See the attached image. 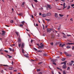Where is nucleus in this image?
Listing matches in <instances>:
<instances>
[{
    "instance_id": "5",
    "label": "nucleus",
    "mask_w": 74,
    "mask_h": 74,
    "mask_svg": "<svg viewBox=\"0 0 74 74\" xmlns=\"http://www.w3.org/2000/svg\"><path fill=\"white\" fill-rule=\"evenodd\" d=\"M72 44L74 45V43H66L67 45H72Z\"/></svg>"
},
{
    "instance_id": "45",
    "label": "nucleus",
    "mask_w": 74,
    "mask_h": 74,
    "mask_svg": "<svg viewBox=\"0 0 74 74\" xmlns=\"http://www.w3.org/2000/svg\"><path fill=\"white\" fill-rule=\"evenodd\" d=\"M25 57H26V58H29V56H28L27 55H25Z\"/></svg>"
},
{
    "instance_id": "12",
    "label": "nucleus",
    "mask_w": 74,
    "mask_h": 74,
    "mask_svg": "<svg viewBox=\"0 0 74 74\" xmlns=\"http://www.w3.org/2000/svg\"><path fill=\"white\" fill-rule=\"evenodd\" d=\"M25 2H23L22 3V4L21 5V6L23 7H24V6H25Z\"/></svg>"
},
{
    "instance_id": "24",
    "label": "nucleus",
    "mask_w": 74,
    "mask_h": 74,
    "mask_svg": "<svg viewBox=\"0 0 74 74\" xmlns=\"http://www.w3.org/2000/svg\"><path fill=\"white\" fill-rule=\"evenodd\" d=\"M66 56H71V55H69L67 54V55H66Z\"/></svg>"
},
{
    "instance_id": "14",
    "label": "nucleus",
    "mask_w": 74,
    "mask_h": 74,
    "mask_svg": "<svg viewBox=\"0 0 74 74\" xmlns=\"http://www.w3.org/2000/svg\"><path fill=\"white\" fill-rule=\"evenodd\" d=\"M15 33L16 34L17 36H19V33L18 32L16 31Z\"/></svg>"
},
{
    "instance_id": "25",
    "label": "nucleus",
    "mask_w": 74,
    "mask_h": 74,
    "mask_svg": "<svg viewBox=\"0 0 74 74\" xmlns=\"http://www.w3.org/2000/svg\"><path fill=\"white\" fill-rule=\"evenodd\" d=\"M65 60H66V58H63L62 59V61H65Z\"/></svg>"
},
{
    "instance_id": "36",
    "label": "nucleus",
    "mask_w": 74,
    "mask_h": 74,
    "mask_svg": "<svg viewBox=\"0 0 74 74\" xmlns=\"http://www.w3.org/2000/svg\"><path fill=\"white\" fill-rule=\"evenodd\" d=\"M9 49L10 50V51H12V48H9Z\"/></svg>"
},
{
    "instance_id": "30",
    "label": "nucleus",
    "mask_w": 74,
    "mask_h": 74,
    "mask_svg": "<svg viewBox=\"0 0 74 74\" xmlns=\"http://www.w3.org/2000/svg\"><path fill=\"white\" fill-rule=\"evenodd\" d=\"M63 74H66V72L65 71H63Z\"/></svg>"
},
{
    "instance_id": "18",
    "label": "nucleus",
    "mask_w": 74,
    "mask_h": 74,
    "mask_svg": "<svg viewBox=\"0 0 74 74\" xmlns=\"http://www.w3.org/2000/svg\"><path fill=\"white\" fill-rule=\"evenodd\" d=\"M71 7L70 5H68L67 7V10H69L70 8Z\"/></svg>"
},
{
    "instance_id": "57",
    "label": "nucleus",
    "mask_w": 74,
    "mask_h": 74,
    "mask_svg": "<svg viewBox=\"0 0 74 74\" xmlns=\"http://www.w3.org/2000/svg\"><path fill=\"white\" fill-rule=\"evenodd\" d=\"M70 20L71 21H73V19L72 18H71L70 19Z\"/></svg>"
},
{
    "instance_id": "2",
    "label": "nucleus",
    "mask_w": 74,
    "mask_h": 74,
    "mask_svg": "<svg viewBox=\"0 0 74 74\" xmlns=\"http://www.w3.org/2000/svg\"><path fill=\"white\" fill-rule=\"evenodd\" d=\"M65 45H66L65 44H63L62 45V44H60L59 45V46L60 47H64V46H65Z\"/></svg>"
},
{
    "instance_id": "11",
    "label": "nucleus",
    "mask_w": 74,
    "mask_h": 74,
    "mask_svg": "<svg viewBox=\"0 0 74 74\" xmlns=\"http://www.w3.org/2000/svg\"><path fill=\"white\" fill-rule=\"evenodd\" d=\"M14 69V68L12 67H9V69L10 70H12V69Z\"/></svg>"
},
{
    "instance_id": "21",
    "label": "nucleus",
    "mask_w": 74,
    "mask_h": 74,
    "mask_svg": "<svg viewBox=\"0 0 74 74\" xmlns=\"http://www.w3.org/2000/svg\"><path fill=\"white\" fill-rule=\"evenodd\" d=\"M66 63H67V61H65L64 62V65H66Z\"/></svg>"
},
{
    "instance_id": "8",
    "label": "nucleus",
    "mask_w": 74,
    "mask_h": 74,
    "mask_svg": "<svg viewBox=\"0 0 74 74\" xmlns=\"http://www.w3.org/2000/svg\"><path fill=\"white\" fill-rule=\"evenodd\" d=\"M21 38H18V42L19 43L20 42H21Z\"/></svg>"
},
{
    "instance_id": "35",
    "label": "nucleus",
    "mask_w": 74,
    "mask_h": 74,
    "mask_svg": "<svg viewBox=\"0 0 74 74\" xmlns=\"http://www.w3.org/2000/svg\"><path fill=\"white\" fill-rule=\"evenodd\" d=\"M65 5H66V3H64L63 5V7H65Z\"/></svg>"
},
{
    "instance_id": "58",
    "label": "nucleus",
    "mask_w": 74,
    "mask_h": 74,
    "mask_svg": "<svg viewBox=\"0 0 74 74\" xmlns=\"http://www.w3.org/2000/svg\"><path fill=\"white\" fill-rule=\"evenodd\" d=\"M3 50L2 49H1L0 50V51H1V52H2V51H3Z\"/></svg>"
},
{
    "instance_id": "13",
    "label": "nucleus",
    "mask_w": 74,
    "mask_h": 74,
    "mask_svg": "<svg viewBox=\"0 0 74 74\" xmlns=\"http://www.w3.org/2000/svg\"><path fill=\"white\" fill-rule=\"evenodd\" d=\"M23 13H20V14H17V15H19V16H22L23 15Z\"/></svg>"
},
{
    "instance_id": "28",
    "label": "nucleus",
    "mask_w": 74,
    "mask_h": 74,
    "mask_svg": "<svg viewBox=\"0 0 74 74\" xmlns=\"http://www.w3.org/2000/svg\"><path fill=\"white\" fill-rule=\"evenodd\" d=\"M7 56H9L8 58H12V56H10L8 55H7Z\"/></svg>"
},
{
    "instance_id": "10",
    "label": "nucleus",
    "mask_w": 74,
    "mask_h": 74,
    "mask_svg": "<svg viewBox=\"0 0 74 74\" xmlns=\"http://www.w3.org/2000/svg\"><path fill=\"white\" fill-rule=\"evenodd\" d=\"M46 15H47V16H50V15H51V13H47V14Z\"/></svg>"
},
{
    "instance_id": "53",
    "label": "nucleus",
    "mask_w": 74,
    "mask_h": 74,
    "mask_svg": "<svg viewBox=\"0 0 74 74\" xmlns=\"http://www.w3.org/2000/svg\"><path fill=\"white\" fill-rule=\"evenodd\" d=\"M51 73L52 74H53L54 73H53V71H51Z\"/></svg>"
},
{
    "instance_id": "16",
    "label": "nucleus",
    "mask_w": 74,
    "mask_h": 74,
    "mask_svg": "<svg viewBox=\"0 0 74 74\" xmlns=\"http://www.w3.org/2000/svg\"><path fill=\"white\" fill-rule=\"evenodd\" d=\"M51 61H52L53 62H54V63H55V62H56V60L54 59H52Z\"/></svg>"
},
{
    "instance_id": "29",
    "label": "nucleus",
    "mask_w": 74,
    "mask_h": 74,
    "mask_svg": "<svg viewBox=\"0 0 74 74\" xmlns=\"http://www.w3.org/2000/svg\"><path fill=\"white\" fill-rule=\"evenodd\" d=\"M69 66H71V65H72V63L71 62H69Z\"/></svg>"
},
{
    "instance_id": "19",
    "label": "nucleus",
    "mask_w": 74,
    "mask_h": 74,
    "mask_svg": "<svg viewBox=\"0 0 74 74\" xmlns=\"http://www.w3.org/2000/svg\"><path fill=\"white\" fill-rule=\"evenodd\" d=\"M38 52H40V53H41L42 52V51L40 50H38L37 51Z\"/></svg>"
},
{
    "instance_id": "55",
    "label": "nucleus",
    "mask_w": 74,
    "mask_h": 74,
    "mask_svg": "<svg viewBox=\"0 0 74 74\" xmlns=\"http://www.w3.org/2000/svg\"><path fill=\"white\" fill-rule=\"evenodd\" d=\"M57 69H58V70H60V68H59V67H57Z\"/></svg>"
},
{
    "instance_id": "4",
    "label": "nucleus",
    "mask_w": 74,
    "mask_h": 74,
    "mask_svg": "<svg viewBox=\"0 0 74 74\" xmlns=\"http://www.w3.org/2000/svg\"><path fill=\"white\" fill-rule=\"evenodd\" d=\"M2 33L1 34V35L2 36H4L5 35V31H2Z\"/></svg>"
},
{
    "instance_id": "9",
    "label": "nucleus",
    "mask_w": 74,
    "mask_h": 74,
    "mask_svg": "<svg viewBox=\"0 0 74 74\" xmlns=\"http://www.w3.org/2000/svg\"><path fill=\"white\" fill-rule=\"evenodd\" d=\"M55 17L56 18H58V14L55 13Z\"/></svg>"
},
{
    "instance_id": "59",
    "label": "nucleus",
    "mask_w": 74,
    "mask_h": 74,
    "mask_svg": "<svg viewBox=\"0 0 74 74\" xmlns=\"http://www.w3.org/2000/svg\"><path fill=\"white\" fill-rule=\"evenodd\" d=\"M64 8H67V6H66L64 7Z\"/></svg>"
},
{
    "instance_id": "62",
    "label": "nucleus",
    "mask_w": 74,
    "mask_h": 74,
    "mask_svg": "<svg viewBox=\"0 0 74 74\" xmlns=\"http://www.w3.org/2000/svg\"><path fill=\"white\" fill-rule=\"evenodd\" d=\"M71 62H72V63H73V62H74V61H73V60H71Z\"/></svg>"
},
{
    "instance_id": "51",
    "label": "nucleus",
    "mask_w": 74,
    "mask_h": 74,
    "mask_svg": "<svg viewBox=\"0 0 74 74\" xmlns=\"http://www.w3.org/2000/svg\"><path fill=\"white\" fill-rule=\"evenodd\" d=\"M33 40H31V43H32V42H33Z\"/></svg>"
},
{
    "instance_id": "42",
    "label": "nucleus",
    "mask_w": 74,
    "mask_h": 74,
    "mask_svg": "<svg viewBox=\"0 0 74 74\" xmlns=\"http://www.w3.org/2000/svg\"><path fill=\"white\" fill-rule=\"evenodd\" d=\"M4 51H5V52H6V53H8V51L7 50H4Z\"/></svg>"
},
{
    "instance_id": "61",
    "label": "nucleus",
    "mask_w": 74,
    "mask_h": 74,
    "mask_svg": "<svg viewBox=\"0 0 74 74\" xmlns=\"http://www.w3.org/2000/svg\"><path fill=\"white\" fill-rule=\"evenodd\" d=\"M42 15V14H41V13H40L39 15Z\"/></svg>"
},
{
    "instance_id": "43",
    "label": "nucleus",
    "mask_w": 74,
    "mask_h": 74,
    "mask_svg": "<svg viewBox=\"0 0 74 74\" xmlns=\"http://www.w3.org/2000/svg\"><path fill=\"white\" fill-rule=\"evenodd\" d=\"M3 66H5V67H7V66H8V65H3Z\"/></svg>"
},
{
    "instance_id": "56",
    "label": "nucleus",
    "mask_w": 74,
    "mask_h": 74,
    "mask_svg": "<svg viewBox=\"0 0 74 74\" xmlns=\"http://www.w3.org/2000/svg\"><path fill=\"white\" fill-rule=\"evenodd\" d=\"M4 71H3V70H2L1 71V73H3Z\"/></svg>"
},
{
    "instance_id": "39",
    "label": "nucleus",
    "mask_w": 74,
    "mask_h": 74,
    "mask_svg": "<svg viewBox=\"0 0 74 74\" xmlns=\"http://www.w3.org/2000/svg\"><path fill=\"white\" fill-rule=\"evenodd\" d=\"M64 53L66 54V56L67 55V54H68V53H67L66 52H64Z\"/></svg>"
},
{
    "instance_id": "23",
    "label": "nucleus",
    "mask_w": 74,
    "mask_h": 74,
    "mask_svg": "<svg viewBox=\"0 0 74 74\" xmlns=\"http://www.w3.org/2000/svg\"><path fill=\"white\" fill-rule=\"evenodd\" d=\"M10 23H14V20H11V21H10Z\"/></svg>"
},
{
    "instance_id": "6",
    "label": "nucleus",
    "mask_w": 74,
    "mask_h": 74,
    "mask_svg": "<svg viewBox=\"0 0 74 74\" xmlns=\"http://www.w3.org/2000/svg\"><path fill=\"white\" fill-rule=\"evenodd\" d=\"M21 48L23 49V48H24V46H25V44L24 43H22L21 44Z\"/></svg>"
},
{
    "instance_id": "3",
    "label": "nucleus",
    "mask_w": 74,
    "mask_h": 74,
    "mask_svg": "<svg viewBox=\"0 0 74 74\" xmlns=\"http://www.w3.org/2000/svg\"><path fill=\"white\" fill-rule=\"evenodd\" d=\"M62 68L63 69H66L67 68V66L66 65H63L62 66Z\"/></svg>"
},
{
    "instance_id": "49",
    "label": "nucleus",
    "mask_w": 74,
    "mask_h": 74,
    "mask_svg": "<svg viewBox=\"0 0 74 74\" xmlns=\"http://www.w3.org/2000/svg\"><path fill=\"white\" fill-rule=\"evenodd\" d=\"M60 58V56H57V57H56V58Z\"/></svg>"
},
{
    "instance_id": "41",
    "label": "nucleus",
    "mask_w": 74,
    "mask_h": 74,
    "mask_svg": "<svg viewBox=\"0 0 74 74\" xmlns=\"http://www.w3.org/2000/svg\"><path fill=\"white\" fill-rule=\"evenodd\" d=\"M70 69V67H68L67 68V70H69Z\"/></svg>"
},
{
    "instance_id": "7",
    "label": "nucleus",
    "mask_w": 74,
    "mask_h": 74,
    "mask_svg": "<svg viewBox=\"0 0 74 74\" xmlns=\"http://www.w3.org/2000/svg\"><path fill=\"white\" fill-rule=\"evenodd\" d=\"M42 17H46V16H47V14H43L42 15Z\"/></svg>"
},
{
    "instance_id": "52",
    "label": "nucleus",
    "mask_w": 74,
    "mask_h": 74,
    "mask_svg": "<svg viewBox=\"0 0 74 74\" xmlns=\"http://www.w3.org/2000/svg\"><path fill=\"white\" fill-rule=\"evenodd\" d=\"M74 46H73L72 47V49H73V50H74Z\"/></svg>"
},
{
    "instance_id": "32",
    "label": "nucleus",
    "mask_w": 74,
    "mask_h": 74,
    "mask_svg": "<svg viewBox=\"0 0 74 74\" xmlns=\"http://www.w3.org/2000/svg\"><path fill=\"white\" fill-rule=\"evenodd\" d=\"M21 44L20 43H19L18 44V47L19 48H20V47H21Z\"/></svg>"
},
{
    "instance_id": "40",
    "label": "nucleus",
    "mask_w": 74,
    "mask_h": 74,
    "mask_svg": "<svg viewBox=\"0 0 74 74\" xmlns=\"http://www.w3.org/2000/svg\"><path fill=\"white\" fill-rule=\"evenodd\" d=\"M34 1L35 2H36V3H37V2H38V1H37V0H34Z\"/></svg>"
},
{
    "instance_id": "20",
    "label": "nucleus",
    "mask_w": 74,
    "mask_h": 74,
    "mask_svg": "<svg viewBox=\"0 0 74 74\" xmlns=\"http://www.w3.org/2000/svg\"><path fill=\"white\" fill-rule=\"evenodd\" d=\"M43 63L42 62H39L38 63V64H42Z\"/></svg>"
},
{
    "instance_id": "17",
    "label": "nucleus",
    "mask_w": 74,
    "mask_h": 74,
    "mask_svg": "<svg viewBox=\"0 0 74 74\" xmlns=\"http://www.w3.org/2000/svg\"><path fill=\"white\" fill-rule=\"evenodd\" d=\"M21 23L23 24V25L25 23V21H23L21 22Z\"/></svg>"
},
{
    "instance_id": "50",
    "label": "nucleus",
    "mask_w": 74,
    "mask_h": 74,
    "mask_svg": "<svg viewBox=\"0 0 74 74\" xmlns=\"http://www.w3.org/2000/svg\"><path fill=\"white\" fill-rule=\"evenodd\" d=\"M71 6L72 7H73L74 6V4H73L72 5H71Z\"/></svg>"
},
{
    "instance_id": "63",
    "label": "nucleus",
    "mask_w": 74,
    "mask_h": 74,
    "mask_svg": "<svg viewBox=\"0 0 74 74\" xmlns=\"http://www.w3.org/2000/svg\"><path fill=\"white\" fill-rule=\"evenodd\" d=\"M3 54H4V53H1V55H3Z\"/></svg>"
},
{
    "instance_id": "44",
    "label": "nucleus",
    "mask_w": 74,
    "mask_h": 74,
    "mask_svg": "<svg viewBox=\"0 0 74 74\" xmlns=\"http://www.w3.org/2000/svg\"><path fill=\"white\" fill-rule=\"evenodd\" d=\"M22 52H23V53H24V49H22Z\"/></svg>"
},
{
    "instance_id": "22",
    "label": "nucleus",
    "mask_w": 74,
    "mask_h": 74,
    "mask_svg": "<svg viewBox=\"0 0 74 74\" xmlns=\"http://www.w3.org/2000/svg\"><path fill=\"white\" fill-rule=\"evenodd\" d=\"M59 15L60 16H61V17L63 16H64L63 15L61 14H59Z\"/></svg>"
},
{
    "instance_id": "60",
    "label": "nucleus",
    "mask_w": 74,
    "mask_h": 74,
    "mask_svg": "<svg viewBox=\"0 0 74 74\" xmlns=\"http://www.w3.org/2000/svg\"><path fill=\"white\" fill-rule=\"evenodd\" d=\"M44 56H47V54H44Z\"/></svg>"
},
{
    "instance_id": "26",
    "label": "nucleus",
    "mask_w": 74,
    "mask_h": 74,
    "mask_svg": "<svg viewBox=\"0 0 74 74\" xmlns=\"http://www.w3.org/2000/svg\"><path fill=\"white\" fill-rule=\"evenodd\" d=\"M47 6L48 7V8H50V9H51V8H52L51 7V5H48Z\"/></svg>"
},
{
    "instance_id": "38",
    "label": "nucleus",
    "mask_w": 74,
    "mask_h": 74,
    "mask_svg": "<svg viewBox=\"0 0 74 74\" xmlns=\"http://www.w3.org/2000/svg\"><path fill=\"white\" fill-rule=\"evenodd\" d=\"M34 50H35V51H37V49H36V48H34Z\"/></svg>"
},
{
    "instance_id": "47",
    "label": "nucleus",
    "mask_w": 74,
    "mask_h": 74,
    "mask_svg": "<svg viewBox=\"0 0 74 74\" xmlns=\"http://www.w3.org/2000/svg\"><path fill=\"white\" fill-rule=\"evenodd\" d=\"M40 69H38L37 70V71H40Z\"/></svg>"
},
{
    "instance_id": "27",
    "label": "nucleus",
    "mask_w": 74,
    "mask_h": 74,
    "mask_svg": "<svg viewBox=\"0 0 74 74\" xmlns=\"http://www.w3.org/2000/svg\"><path fill=\"white\" fill-rule=\"evenodd\" d=\"M66 48H67L68 49L69 48H71L69 46H66Z\"/></svg>"
},
{
    "instance_id": "64",
    "label": "nucleus",
    "mask_w": 74,
    "mask_h": 74,
    "mask_svg": "<svg viewBox=\"0 0 74 74\" xmlns=\"http://www.w3.org/2000/svg\"><path fill=\"white\" fill-rule=\"evenodd\" d=\"M14 71L16 72V71H17V70H14Z\"/></svg>"
},
{
    "instance_id": "34",
    "label": "nucleus",
    "mask_w": 74,
    "mask_h": 74,
    "mask_svg": "<svg viewBox=\"0 0 74 74\" xmlns=\"http://www.w3.org/2000/svg\"><path fill=\"white\" fill-rule=\"evenodd\" d=\"M20 27H23V25L21 24L19 25Z\"/></svg>"
},
{
    "instance_id": "33",
    "label": "nucleus",
    "mask_w": 74,
    "mask_h": 74,
    "mask_svg": "<svg viewBox=\"0 0 74 74\" xmlns=\"http://www.w3.org/2000/svg\"><path fill=\"white\" fill-rule=\"evenodd\" d=\"M52 63L53 64H54L55 66H56V63L55 62H53Z\"/></svg>"
},
{
    "instance_id": "1",
    "label": "nucleus",
    "mask_w": 74,
    "mask_h": 74,
    "mask_svg": "<svg viewBox=\"0 0 74 74\" xmlns=\"http://www.w3.org/2000/svg\"><path fill=\"white\" fill-rule=\"evenodd\" d=\"M40 45L41 46H39V48L41 49H42L44 48V44H42V43H40Z\"/></svg>"
},
{
    "instance_id": "31",
    "label": "nucleus",
    "mask_w": 74,
    "mask_h": 74,
    "mask_svg": "<svg viewBox=\"0 0 74 74\" xmlns=\"http://www.w3.org/2000/svg\"><path fill=\"white\" fill-rule=\"evenodd\" d=\"M60 29V26L58 28V30H59Z\"/></svg>"
},
{
    "instance_id": "54",
    "label": "nucleus",
    "mask_w": 74,
    "mask_h": 74,
    "mask_svg": "<svg viewBox=\"0 0 74 74\" xmlns=\"http://www.w3.org/2000/svg\"><path fill=\"white\" fill-rule=\"evenodd\" d=\"M5 26H6V27H9V26H10V25H6Z\"/></svg>"
},
{
    "instance_id": "48",
    "label": "nucleus",
    "mask_w": 74,
    "mask_h": 74,
    "mask_svg": "<svg viewBox=\"0 0 74 74\" xmlns=\"http://www.w3.org/2000/svg\"><path fill=\"white\" fill-rule=\"evenodd\" d=\"M67 36L69 37V36H71V35H67Z\"/></svg>"
},
{
    "instance_id": "37",
    "label": "nucleus",
    "mask_w": 74,
    "mask_h": 74,
    "mask_svg": "<svg viewBox=\"0 0 74 74\" xmlns=\"http://www.w3.org/2000/svg\"><path fill=\"white\" fill-rule=\"evenodd\" d=\"M63 37L64 38H66V37H67V36H66L65 35H63Z\"/></svg>"
},
{
    "instance_id": "15",
    "label": "nucleus",
    "mask_w": 74,
    "mask_h": 74,
    "mask_svg": "<svg viewBox=\"0 0 74 74\" xmlns=\"http://www.w3.org/2000/svg\"><path fill=\"white\" fill-rule=\"evenodd\" d=\"M47 30L48 33H49V32H51V30L49 29H47Z\"/></svg>"
},
{
    "instance_id": "46",
    "label": "nucleus",
    "mask_w": 74,
    "mask_h": 74,
    "mask_svg": "<svg viewBox=\"0 0 74 74\" xmlns=\"http://www.w3.org/2000/svg\"><path fill=\"white\" fill-rule=\"evenodd\" d=\"M50 44L51 45H53V42L51 43H50Z\"/></svg>"
}]
</instances>
